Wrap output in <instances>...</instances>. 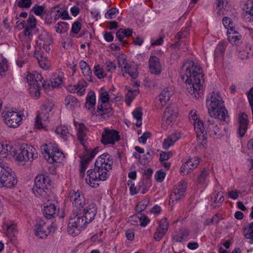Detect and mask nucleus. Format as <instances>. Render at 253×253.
Wrapping results in <instances>:
<instances>
[{
    "mask_svg": "<svg viewBox=\"0 0 253 253\" xmlns=\"http://www.w3.org/2000/svg\"><path fill=\"white\" fill-rule=\"evenodd\" d=\"M181 73L182 80L187 84L188 92L193 97L198 98L203 77L201 67L192 60H187L183 63Z\"/></svg>",
    "mask_w": 253,
    "mask_h": 253,
    "instance_id": "1",
    "label": "nucleus"
},
{
    "mask_svg": "<svg viewBox=\"0 0 253 253\" xmlns=\"http://www.w3.org/2000/svg\"><path fill=\"white\" fill-rule=\"evenodd\" d=\"M206 105L211 117L226 121L228 118V112L219 92L212 91L209 93L207 97Z\"/></svg>",
    "mask_w": 253,
    "mask_h": 253,
    "instance_id": "2",
    "label": "nucleus"
},
{
    "mask_svg": "<svg viewBox=\"0 0 253 253\" xmlns=\"http://www.w3.org/2000/svg\"><path fill=\"white\" fill-rule=\"evenodd\" d=\"M42 79L41 74L36 71H33L26 75L30 93L32 97L35 99L38 98L40 96L41 86L42 85L43 87H45L49 84L48 83H42Z\"/></svg>",
    "mask_w": 253,
    "mask_h": 253,
    "instance_id": "3",
    "label": "nucleus"
},
{
    "mask_svg": "<svg viewBox=\"0 0 253 253\" xmlns=\"http://www.w3.org/2000/svg\"><path fill=\"white\" fill-rule=\"evenodd\" d=\"M41 149L44 158L49 163H59L64 158L63 153L58 149L55 144H45L42 145Z\"/></svg>",
    "mask_w": 253,
    "mask_h": 253,
    "instance_id": "4",
    "label": "nucleus"
},
{
    "mask_svg": "<svg viewBox=\"0 0 253 253\" xmlns=\"http://www.w3.org/2000/svg\"><path fill=\"white\" fill-rule=\"evenodd\" d=\"M108 171L96 167H95L93 169H89L87 171L86 182L92 187L96 188L99 185V181H104L108 178L109 175Z\"/></svg>",
    "mask_w": 253,
    "mask_h": 253,
    "instance_id": "5",
    "label": "nucleus"
},
{
    "mask_svg": "<svg viewBox=\"0 0 253 253\" xmlns=\"http://www.w3.org/2000/svg\"><path fill=\"white\" fill-rule=\"evenodd\" d=\"M54 104L50 101H47L42 105L41 112L38 114L35 119V128L46 130L45 123L48 121L49 117L52 114V110Z\"/></svg>",
    "mask_w": 253,
    "mask_h": 253,
    "instance_id": "6",
    "label": "nucleus"
},
{
    "mask_svg": "<svg viewBox=\"0 0 253 253\" xmlns=\"http://www.w3.org/2000/svg\"><path fill=\"white\" fill-rule=\"evenodd\" d=\"M50 185L49 177L45 175H38L35 179V187L33 191L36 196H41L47 199L48 196V186Z\"/></svg>",
    "mask_w": 253,
    "mask_h": 253,
    "instance_id": "7",
    "label": "nucleus"
},
{
    "mask_svg": "<svg viewBox=\"0 0 253 253\" xmlns=\"http://www.w3.org/2000/svg\"><path fill=\"white\" fill-rule=\"evenodd\" d=\"M5 124L10 127L16 128L19 126L25 116L21 112L13 110L4 111L2 113Z\"/></svg>",
    "mask_w": 253,
    "mask_h": 253,
    "instance_id": "8",
    "label": "nucleus"
},
{
    "mask_svg": "<svg viewBox=\"0 0 253 253\" xmlns=\"http://www.w3.org/2000/svg\"><path fill=\"white\" fill-rule=\"evenodd\" d=\"M56 229L55 224L53 223L50 225L47 224L43 220L39 219L37 220L35 225V232L36 236L40 238H44Z\"/></svg>",
    "mask_w": 253,
    "mask_h": 253,
    "instance_id": "9",
    "label": "nucleus"
},
{
    "mask_svg": "<svg viewBox=\"0 0 253 253\" xmlns=\"http://www.w3.org/2000/svg\"><path fill=\"white\" fill-rule=\"evenodd\" d=\"M187 188V183L184 180H181L176 185L171 192L169 204L175 205L185 196Z\"/></svg>",
    "mask_w": 253,
    "mask_h": 253,
    "instance_id": "10",
    "label": "nucleus"
},
{
    "mask_svg": "<svg viewBox=\"0 0 253 253\" xmlns=\"http://www.w3.org/2000/svg\"><path fill=\"white\" fill-rule=\"evenodd\" d=\"M35 149L27 145H22L16 153V159L19 162H27L33 161L37 154L34 153Z\"/></svg>",
    "mask_w": 253,
    "mask_h": 253,
    "instance_id": "11",
    "label": "nucleus"
},
{
    "mask_svg": "<svg viewBox=\"0 0 253 253\" xmlns=\"http://www.w3.org/2000/svg\"><path fill=\"white\" fill-rule=\"evenodd\" d=\"M70 201L77 210L79 211L84 208L88 204V201L85 199L84 194L79 190H71L69 193Z\"/></svg>",
    "mask_w": 253,
    "mask_h": 253,
    "instance_id": "12",
    "label": "nucleus"
},
{
    "mask_svg": "<svg viewBox=\"0 0 253 253\" xmlns=\"http://www.w3.org/2000/svg\"><path fill=\"white\" fill-rule=\"evenodd\" d=\"M117 60L119 66L121 68L124 77H125L126 74H128L134 79L137 77L138 72L136 65L128 64L126 59L122 56L118 57Z\"/></svg>",
    "mask_w": 253,
    "mask_h": 253,
    "instance_id": "13",
    "label": "nucleus"
},
{
    "mask_svg": "<svg viewBox=\"0 0 253 253\" xmlns=\"http://www.w3.org/2000/svg\"><path fill=\"white\" fill-rule=\"evenodd\" d=\"M98 152V148L96 147L91 150L86 151L84 154L83 156H81L80 161V175L83 177L85 175V171L88 164L90 161L95 157Z\"/></svg>",
    "mask_w": 253,
    "mask_h": 253,
    "instance_id": "14",
    "label": "nucleus"
},
{
    "mask_svg": "<svg viewBox=\"0 0 253 253\" xmlns=\"http://www.w3.org/2000/svg\"><path fill=\"white\" fill-rule=\"evenodd\" d=\"M82 215V217L86 224L91 222L94 218L97 212V208L93 203L87 204L84 208L78 211Z\"/></svg>",
    "mask_w": 253,
    "mask_h": 253,
    "instance_id": "15",
    "label": "nucleus"
},
{
    "mask_svg": "<svg viewBox=\"0 0 253 253\" xmlns=\"http://www.w3.org/2000/svg\"><path fill=\"white\" fill-rule=\"evenodd\" d=\"M120 139L117 131L105 128L102 133L101 142L104 145H113Z\"/></svg>",
    "mask_w": 253,
    "mask_h": 253,
    "instance_id": "16",
    "label": "nucleus"
},
{
    "mask_svg": "<svg viewBox=\"0 0 253 253\" xmlns=\"http://www.w3.org/2000/svg\"><path fill=\"white\" fill-rule=\"evenodd\" d=\"M112 165L113 160L108 153L101 155L97 158L95 163V167L108 171L112 169Z\"/></svg>",
    "mask_w": 253,
    "mask_h": 253,
    "instance_id": "17",
    "label": "nucleus"
},
{
    "mask_svg": "<svg viewBox=\"0 0 253 253\" xmlns=\"http://www.w3.org/2000/svg\"><path fill=\"white\" fill-rule=\"evenodd\" d=\"M52 43V39L47 32L45 31H42L38 37L37 44L41 49L42 47L46 52H49L50 51V46Z\"/></svg>",
    "mask_w": 253,
    "mask_h": 253,
    "instance_id": "18",
    "label": "nucleus"
},
{
    "mask_svg": "<svg viewBox=\"0 0 253 253\" xmlns=\"http://www.w3.org/2000/svg\"><path fill=\"white\" fill-rule=\"evenodd\" d=\"M206 133L212 137H219L222 135V131L217 124L213 119L208 120L205 124Z\"/></svg>",
    "mask_w": 253,
    "mask_h": 253,
    "instance_id": "19",
    "label": "nucleus"
},
{
    "mask_svg": "<svg viewBox=\"0 0 253 253\" xmlns=\"http://www.w3.org/2000/svg\"><path fill=\"white\" fill-rule=\"evenodd\" d=\"M169 223L167 219L162 218L160 222L158 227L157 228L154 234V239L157 241H160L166 235L169 228Z\"/></svg>",
    "mask_w": 253,
    "mask_h": 253,
    "instance_id": "20",
    "label": "nucleus"
},
{
    "mask_svg": "<svg viewBox=\"0 0 253 253\" xmlns=\"http://www.w3.org/2000/svg\"><path fill=\"white\" fill-rule=\"evenodd\" d=\"M177 116V113L171 106L168 107L164 114L162 118V126L167 127L166 125H170L174 122Z\"/></svg>",
    "mask_w": 253,
    "mask_h": 253,
    "instance_id": "21",
    "label": "nucleus"
},
{
    "mask_svg": "<svg viewBox=\"0 0 253 253\" xmlns=\"http://www.w3.org/2000/svg\"><path fill=\"white\" fill-rule=\"evenodd\" d=\"M24 31L23 41L32 40L33 37V31L36 26V19L33 15H30L27 21Z\"/></svg>",
    "mask_w": 253,
    "mask_h": 253,
    "instance_id": "22",
    "label": "nucleus"
},
{
    "mask_svg": "<svg viewBox=\"0 0 253 253\" xmlns=\"http://www.w3.org/2000/svg\"><path fill=\"white\" fill-rule=\"evenodd\" d=\"M200 161L198 157L189 158L180 168L181 173L183 175L188 174L199 164Z\"/></svg>",
    "mask_w": 253,
    "mask_h": 253,
    "instance_id": "23",
    "label": "nucleus"
},
{
    "mask_svg": "<svg viewBox=\"0 0 253 253\" xmlns=\"http://www.w3.org/2000/svg\"><path fill=\"white\" fill-rule=\"evenodd\" d=\"M239 128L238 133L241 137H243L247 131L249 125V120L247 114L241 113L238 117Z\"/></svg>",
    "mask_w": 253,
    "mask_h": 253,
    "instance_id": "24",
    "label": "nucleus"
},
{
    "mask_svg": "<svg viewBox=\"0 0 253 253\" xmlns=\"http://www.w3.org/2000/svg\"><path fill=\"white\" fill-rule=\"evenodd\" d=\"M227 35L229 42L232 45L238 46L242 43V36L234 29L228 30Z\"/></svg>",
    "mask_w": 253,
    "mask_h": 253,
    "instance_id": "25",
    "label": "nucleus"
},
{
    "mask_svg": "<svg viewBox=\"0 0 253 253\" xmlns=\"http://www.w3.org/2000/svg\"><path fill=\"white\" fill-rule=\"evenodd\" d=\"M86 87V83L78 82L76 84L67 85V89L71 93H76L79 96H82L84 94Z\"/></svg>",
    "mask_w": 253,
    "mask_h": 253,
    "instance_id": "26",
    "label": "nucleus"
},
{
    "mask_svg": "<svg viewBox=\"0 0 253 253\" xmlns=\"http://www.w3.org/2000/svg\"><path fill=\"white\" fill-rule=\"evenodd\" d=\"M239 57L242 60L248 59L253 56V49L251 45L249 43H246L245 45L239 48Z\"/></svg>",
    "mask_w": 253,
    "mask_h": 253,
    "instance_id": "27",
    "label": "nucleus"
},
{
    "mask_svg": "<svg viewBox=\"0 0 253 253\" xmlns=\"http://www.w3.org/2000/svg\"><path fill=\"white\" fill-rule=\"evenodd\" d=\"M59 209L54 204L47 203L44 207L43 214L46 218L54 217L57 214Z\"/></svg>",
    "mask_w": 253,
    "mask_h": 253,
    "instance_id": "28",
    "label": "nucleus"
},
{
    "mask_svg": "<svg viewBox=\"0 0 253 253\" xmlns=\"http://www.w3.org/2000/svg\"><path fill=\"white\" fill-rule=\"evenodd\" d=\"M181 137V133L178 131H175L166 138L163 143L164 149H168L172 146Z\"/></svg>",
    "mask_w": 253,
    "mask_h": 253,
    "instance_id": "29",
    "label": "nucleus"
},
{
    "mask_svg": "<svg viewBox=\"0 0 253 253\" xmlns=\"http://www.w3.org/2000/svg\"><path fill=\"white\" fill-rule=\"evenodd\" d=\"M189 235L187 229L180 228L174 231L172 235V239L176 242H181L186 240Z\"/></svg>",
    "mask_w": 253,
    "mask_h": 253,
    "instance_id": "30",
    "label": "nucleus"
},
{
    "mask_svg": "<svg viewBox=\"0 0 253 253\" xmlns=\"http://www.w3.org/2000/svg\"><path fill=\"white\" fill-rule=\"evenodd\" d=\"M150 71L153 74H159L161 71L159 59L156 56H152L149 59Z\"/></svg>",
    "mask_w": 253,
    "mask_h": 253,
    "instance_id": "31",
    "label": "nucleus"
},
{
    "mask_svg": "<svg viewBox=\"0 0 253 253\" xmlns=\"http://www.w3.org/2000/svg\"><path fill=\"white\" fill-rule=\"evenodd\" d=\"M76 127L78 140L84 146L85 141L87 139L86 127L84 124L81 123L79 124L78 126H76Z\"/></svg>",
    "mask_w": 253,
    "mask_h": 253,
    "instance_id": "32",
    "label": "nucleus"
},
{
    "mask_svg": "<svg viewBox=\"0 0 253 253\" xmlns=\"http://www.w3.org/2000/svg\"><path fill=\"white\" fill-rule=\"evenodd\" d=\"M82 214L80 213L78 211L75 216L70 218L69 222H70V224H72V226L73 225H75L77 228L82 229L86 224V222L84 221V218L82 217Z\"/></svg>",
    "mask_w": 253,
    "mask_h": 253,
    "instance_id": "33",
    "label": "nucleus"
},
{
    "mask_svg": "<svg viewBox=\"0 0 253 253\" xmlns=\"http://www.w3.org/2000/svg\"><path fill=\"white\" fill-rule=\"evenodd\" d=\"M192 120H193L194 129L197 134H203L206 132V128L202 121L198 119L196 116L192 115Z\"/></svg>",
    "mask_w": 253,
    "mask_h": 253,
    "instance_id": "34",
    "label": "nucleus"
},
{
    "mask_svg": "<svg viewBox=\"0 0 253 253\" xmlns=\"http://www.w3.org/2000/svg\"><path fill=\"white\" fill-rule=\"evenodd\" d=\"M97 113L98 115L105 117H109L113 114V109L107 104H100L98 105Z\"/></svg>",
    "mask_w": 253,
    "mask_h": 253,
    "instance_id": "35",
    "label": "nucleus"
},
{
    "mask_svg": "<svg viewBox=\"0 0 253 253\" xmlns=\"http://www.w3.org/2000/svg\"><path fill=\"white\" fill-rule=\"evenodd\" d=\"M63 73H60L59 74L55 73V75L53 76L51 80L50 81V83L51 84V85L49 84L48 85L49 88H50V86L51 88H55V87H59L63 83ZM49 84L50 83L48 82Z\"/></svg>",
    "mask_w": 253,
    "mask_h": 253,
    "instance_id": "36",
    "label": "nucleus"
},
{
    "mask_svg": "<svg viewBox=\"0 0 253 253\" xmlns=\"http://www.w3.org/2000/svg\"><path fill=\"white\" fill-rule=\"evenodd\" d=\"M243 234L245 238L249 240L250 244H253V222L249 224L243 229Z\"/></svg>",
    "mask_w": 253,
    "mask_h": 253,
    "instance_id": "37",
    "label": "nucleus"
},
{
    "mask_svg": "<svg viewBox=\"0 0 253 253\" xmlns=\"http://www.w3.org/2000/svg\"><path fill=\"white\" fill-rule=\"evenodd\" d=\"M172 95L171 91L168 88H165L159 95V101L162 106H164Z\"/></svg>",
    "mask_w": 253,
    "mask_h": 253,
    "instance_id": "38",
    "label": "nucleus"
},
{
    "mask_svg": "<svg viewBox=\"0 0 253 253\" xmlns=\"http://www.w3.org/2000/svg\"><path fill=\"white\" fill-rule=\"evenodd\" d=\"M34 56L37 59L40 66L46 69L48 68V66L45 63L46 58L43 55L42 51L39 50L37 48L35 50Z\"/></svg>",
    "mask_w": 253,
    "mask_h": 253,
    "instance_id": "39",
    "label": "nucleus"
},
{
    "mask_svg": "<svg viewBox=\"0 0 253 253\" xmlns=\"http://www.w3.org/2000/svg\"><path fill=\"white\" fill-rule=\"evenodd\" d=\"M79 65L83 75L89 80L91 78L92 72L88 65L84 61H80Z\"/></svg>",
    "mask_w": 253,
    "mask_h": 253,
    "instance_id": "40",
    "label": "nucleus"
},
{
    "mask_svg": "<svg viewBox=\"0 0 253 253\" xmlns=\"http://www.w3.org/2000/svg\"><path fill=\"white\" fill-rule=\"evenodd\" d=\"M65 105L68 109L73 110L79 106V103L76 98L72 95H68L65 99Z\"/></svg>",
    "mask_w": 253,
    "mask_h": 253,
    "instance_id": "41",
    "label": "nucleus"
},
{
    "mask_svg": "<svg viewBox=\"0 0 253 253\" xmlns=\"http://www.w3.org/2000/svg\"><path fill=\"white\" fill-rule=\"evenodd\" d=\"M55 132L64 140H66L70 136L68 128L65 126H60L56 128Z\"/></svg>",
    "mask_w": 253,
    "mask_h": 253,
    "instance_id": "42",
    "label": "nucleus"
},
{
    "mask_svg": "<svg viewBox=\"0 0 253 253\" xmlns=\"http://www.w3.org/2000/svg\"><path fill=\"white\" fill-rule=\"evenodd\" d=\"M17 182V180L14 173L12 171H9L7 176L6 177L5 182L3 187L6 188H11L14 186Z\"/></svg>",
    "mask_w": 253,
    "mask_h": 253,
    "instance_id": "43",
    "label": "nucleus"
},
{
    "mask_svg": "<svg viewBox=\"0 0 253 253\" xmlns=\"http://www.w3.org/2000/svg\"><path fill=\"white\" fill-rule=\"evenodd\" d=\"M151 186V182L149 178L141 180L138 184L139 190L142 194L145 193Z\"/></svg>",
    "mask_w": 253,
    "mask_h": 253,
    "instance_id": "44",
    "label": "nucleus"
},
{
    "mask_svg": "<svg viewBox=\"0 0 253 253\" xmlns=\"http://www.w3.org/2000/svg\"><path fill=\"white\" fill-rule=\"evenodd\" d=\"M12 171L8 167L4 168L0 165V187H3L4 185L6 177L7 176L9 171Z\"/></svg>",
    "mask_w": 253,
    "mask_h": 253,
    "instance_id": "45",
    "label": "nucleus"
},
{
    "mask_svg": "<svg viewBox=\"0 0 253 253\" xmlns=\"http://www.w3.org/2000/svg\"><path fill=\"white\" fill-rule=\"evenodd\" d=\"M9 238L15 237L18 234L17 225L14 223L6 225V231L5 232Z\"/></svg>",
    "mask_w": 253,
    "mask_h": 253,
    "instance_id": "46",
    "label": "nucleus"
},
{
    "mask_svg": "<svg viewBox=\"0 0 253 253\" xmlns=\"http://www.w3.org/2000/svg\"><path fill=\"white\" fill-rule=\"evenodd\" d=\"M95 104V96L94 93L88 94L85 104V107L88 110H94Z\"/></svg>",
    "mask_w": 253,
    "mask_h": 253,
    "instance_id": "47",
    "label": "nucleus"
},
{
    "mask_svg": "<svg viewBox=\"0 0 253 253\" xmlns=\"http://www.w3.org/2000/svg\"><path fill=\"white\" fill-rule=\"evenodd\" d=\"M132 115L133 118L136 120L135 125L139 127L142 125V110L140 108H136L132 112Z\"/></svg>",
    "mask_w": 253,
    "mask_h": 253,
    "instance_id": "48",
    "label": "nucleus"
},
{
    "mask_svg": "<svg viewBox=\"0 0 253 253\" xmlns=\"http://www.w3.org/2000/svg\"><path fill=\"white\" fill-rule=\"evenodd\" d=\"M69 25L64 22H59L55 26V31L59 34L66 33L69 29Z\"/></svg>",
    "mask_w": 253,
    "mask_h": 253,
    "instance_id": "49",
    "label": "nucleus"
},
{
    "mask_svg": "<svg viewBox=\"0 0 253 253\" xmlns=\"http://www.w3.org/2000/svg\"><path fill=\"white\" fill-rule=\"evenodd\" d=\"M211 200L214 202L215 204H220L223 202L224 200L223 193L218 192L213 193L211 197Z\"/></svg>",
    "mask_w": 253,
    "mask_h": 253,
    "instance_id": "50",
    "label": "nucleus"
},
{
    "mask_svg": "<svg viewBox=\"0 0 253 253\" xmlns=\"http://www.w3.org/2000/svg\"><path fill=\"white\" fill-rule=\"evenodd\" d=\"M138 93L137 90H128V92L126 95V101L127 106L130 105V102L133 100L135 96Z\"/></svg>",
    "mask_w": 253,
    "mask_h": 253,
    "instance_id": "51",
    "label": "nucleus"
},
{
    "mask_svg": "<svg viewBox=\"0 0 253 253\" xmlns=\"http://www.w3.org/2000/svg\"><path fill=\"white\" fill-rule=\"evenodd\" d=\"M72 224H70V222L69 221L68 225V228H67V232L68 233L72 236H75L77 235H78L82 229H81L79 228H77V226H75V225H73V226H71Z\"/></svg>",
    "mask_w": 253,
    "mask_h": 253,
    "instance_id": "52",
    "label": "nucleus"
},
{
    "mask_svg": "<svg viewBox=\"0 0 253 253\" xmlns=\"http://www.w3.org/2000/svg\"><path fill=\"white\" fill-rule=\"evenodd\" d=\"M94 74L99 78H104L106 76L105 73L104 72L103 68L100 65H97L94 68Z\"/></svg>",
    "mask_w": 253,
    "mask_h": 253,
    "instance_id": "53",
    "label": "nucleus"
},
{
    "mask_svg": "<svg viewBox=\"0 0 253 253\" xmlns=\"http://www.w3.org/2000/svg\"><path fill=\"white\" fill-rule=\"evenodd\" d=\"M207 134L206 132L203 134H197V142L199 144L201 145L203 147L206 146L207 143V137L206 135Z\"/></svg>",
    "mask_w": 253,
    "mask_h": 253,
    "instance_id": "54",
    "label": "nucleus"
},
{
    "mask_svg": "<svg viewBox=\"0 0 253 253\" xmlns=\"http://www.w3.org/2000/svg\"><path fill=\"white\" fill-rule=\"evenodd\" d=\"M149 201L147 200H143L139 202L136 207V210L138 212L144 211L148 205Z\"/></svg>",
    "mask_w": 253,
    "mask_h": 253,
    "instance_id": "55",
    "label": "nucleus"
},
{
    "mask_svg": "<svg viewBox=\"0 0 253 253\" xmlns=\"http://www.w3.org/2000/svg\"><path fill=\"white\" fill-rule=\"evenodd\" d=\"M99 98L101 100V104H105L109 100V95L108 92L101 90L99 93Z\"/></svg>",
    "mask_w": 253,
    "mask_h": 253,
    "instance_id": "56",
    "label": "nucleus"
},
{
    "mask_svg": "<svg viewBox=\"0 0 253 253\" xmlns=\"http://www.w3.org/2000/svg\"><path fill=\"white\" fill-rule=\"evenodd\" d=\"M140 214H134L128 218V222L132 225H138L140 222Z\"/></svg>",
    "mask_w": 253,
    "mask_h": 253,
    "instance_id": "57",
    "label": "nucleus"
},
{
    "mask_svg": "<svg viewBox=\"0 0 253 253\" xmlns=\"http://www.w3.org/2000/svg\"><path fill=\"white\" fill-rule=\"evenodd\" d=\"M166 175V172L163 170L160 169L156 172L155 177L157 181L161 182L165 179Z\"/></svg>",
    "mask_w": 253,
    "mask_h": 253,
    "instance_id": "58",
    "label": "nucleus"
},
{
    "mask_svg": "<svg viewBox=\"0 0 253 253\" xmlns=\"http://www.w3.org/2000/svg\"><path fill=\"white\" fill-rule=\"evenodd\" d=\"M32 0H19L17 5L21 8H28L32 5Z\"/></svg>",
    "mask_w": 253,
    "mask_h": 253,
    "instance_id": "59",
    "label": "nucleus"
},
{
    "mask_svg": "<svg viewBox=\"0 0 253 253\" xmlns=\"http://www.w3.org/2000/svg\"><path fill=\"white\" fill-rule=\"evenodd\" d=\"M222 23L224 27L228 30L234 29L233 24L230 18L225 17L222 19Z\"/></svg>",
    "mask_w": 253,
    "mask_h": 253,
    "instance_id": "60",
    "label": "nucleus"
},
{
    "mask_svg": "<svg viewBox=\"0 0 253 253\" xmlns=\"http://www.w3.org/2000/svg\"><path fill=\"white\" fill-rule=\"evenodd\" d=\"M246 12L253 16V0H248L246 3V7L245 8Z\"/></svg>",
    "mask_w": 253,
    "mask_h": 253,
    "instance_id": "61",
    "label": "nucleus"
},
{
    "mask_svg": "<svg viewBox=\"0 0 253 253\" xmlns=\"http://www.w3.org/2000/svg\"><path fill=\"white\" fill-rule=\"evenodd\" d=\"M44 9V8L43 6L36 4L34 7H33L32 10L36 15L41 16L43 13Z\"/></svg>",
    "mask_w": 253,
    "mask_h": 253,
    "instance_id": "62",
    "label": "nucleus"
},
{
    "mask_svg": "<svg viewBox=\"0 0 253 253\" xmlns=\"http://www.w3.org/2000/svg\"><path fill=\"white\" fill-rule=\"evenodd\" d=\"M127 185L129 187L130 193L131 195H135L139 191V188H136L134 186V183L132 180H129L127 181Z\"/></svg>",
    "mask_w": 253,
    "mask_h": 253,
    "instance_id": "63",
    "label": "nucleus"
},
{
    "mask_svg": "<svg viewBox=\"0 0 253 253\" xmlns=\"http://www.w3.org/2000/svg\"><path fill=\"white\" fill-rule=\"evenodd\" d=\"M247 96L250 105L252 108L253 119V87L250 89L249 92L247 94Z\"/></svg>",
    "mask_w": 253,
    "mask_h": 253,
    "instance_id": "64",
    "label": "nucleus"
}]
</instances>
